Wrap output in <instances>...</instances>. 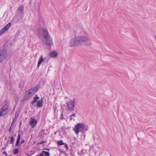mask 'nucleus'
Listing matches in <instances>:
<instances>
[{"label": "nucleus", "instance_id": "nucleus-24", "mask_svg": "<svg viewBox=\"0 0 156 156\" xmlns=\"http://www.w3.org/2000/svg\"><path fill=\"white\" fill-rule=\"evenodd\" d=\"M3 154H5V156H7V153H6V152L5 151H4L3 152Z\"/></svg>", "mask_w": 156, "mask_h": 156}, {"label": "nucleus", "instance_id": "nucleus-9", "mask_svg": "<svg viewBox=\"0 0 156 156\" xmlns=\"http://www.w3.org/2000/svg\"><path fill=\"white\" fill-rule=\"evenodd\" d=\"M6 54V52L5 50H2L0 51V59L4 58Z\"/></svg>", "mask_w": 156, "mask_h": 156}, {"label": "nucleus", "instance_id": "nucleus-5", "mask_svg": "<svg viewBox=\"0 0 156 156\" xmlns=\"http://www.w3.org/2000/svg\"><path fill=\"white\" fill-rule=\"evenodd\" d=\"M9 112V106L7 104L4 105L0 109V116H4Z\"/></svg>", "mask_w": 156, "mask_h": 156}, {"label": "nucleus", "instance_id": "nucleus-11", "mask_svg": "<svg viewBox=\"0 0 156 156\" xmlns=\"http://www.w3.org/2000/svg\"><path fill=\"white\" fill-rule=\"evenodd\" d=\"M23 7L21 6H19L17 9V12L18 14H23Z\"/></svg>", "mask_w": 156, "mask_h": 156}, {"label": "nucleus", "instance_id": "nucleus-15", "mask_svg": "<svg viewBox=\"0 0 156 156\" xmlns=\"http://www.w3.org/2000/svg\"><path fill=\"white\" fill-rule=\"evenodd\" d=\"M41 153H42L43 156H49L50 154L49 152L45 151H43Z\"/></svg>", "mask_w": 156, "mask_h": 156}, {"label": "nucleus", "instance_id": "nucleus-21", "mask_svg": "<svg viewBox=\"0 0 156 156\" xmlns=\"http://www.w3.org/2000/svg\"><path fill=\"white\" fill-rule=\"evenodd\" d=\"M15 140V139L14 137L12 136H11V139L10 140V143L12 144Z\"/></svg>", "mask_w": 156, "mask_h": 156}, {"label": "nucleus", "instance_id": "nucleus-10", "mask_svg": "<svg viewBox=\"0 0 156 156\" xmlns=\"http://www.w3.org/2000/svg\"><path fill=\"white\" fill-rule=\"evenodd\" d=\"M44 58H43L42 55H41L40 57L38 62L37 65V66L39 67L40 66V65L42 63L44 62Z\"/></svg>", "mask_w": 156, "mask_h": 156}, {"label": "nucleus", "instance_id": "nucleus-3", "mask_svg": "<svg viewBox=\"0 0 156 156\" xmlns=\"http://www.w3.org/2000/svg\"><path fill=\"white\" fill-rule=\"evenodd\" d=\"M85 127V124L83 123H77L73 128V130L77 135L80 132H82L84 129Z\"/></svg>", "mask_w": 156, "mask_h": 156}, {"label": "nucleus", "instance_id": "nucleus-29", "mask_svg": "<svg viewBox=\"0 0 156 156\" xmlns=\"http://www.w3.org/2000/svg\"><path fill=\"white\" fill-rule=\"evenodd\" d=\"M10 131V128L9 129V131Z\"/></svg>", "mask_w": 156, "mask_h": 156}, {"label": "nucleus", "instance_id": "nucleus-14", "mask_svg": "<svg viewBox=\"0 0 156 156\" xmlns=\"http://www.w3.org/2000/svg\"><path fill=\"white\" fill-rule=\"evenodd\" d=\"M39 98V97L36 94L34 98V99L32 102L31 104L33 105L34 103L37 102Z\"/></svg>", "mask_w": 156, "mask_h": 156}, {"label": "nucleus", "instance_id": "nucleus-23", "mask_svg": "<svg viewBox=\"0 0 156 156\" xmlns=\"http://www.w3.org/2000/svg\"><path fill=\"white\" fill-rule=\"evenodd\" d=\"M44 143V141H42L38 143V144H41Z\"/></svg>", "mask_w": 156, "mask_h": 156}, {"label": "nucleus", "instance_id": "nucleus-20", "mask_svg": "<svg viewBox=\"0 0 156 156\" xmlns=\"http://www.w3.org/2000/svg\"><path fill=\"white\" fill-rule=\"evenodd\" d=\"M19 151V150L18 149H15L13 151V153L14 154H17Z\"/></svg>", "mask_w": 156, "mask_h": 156}, {"label": "nucleus", "instance_id": "nucleus-13", "mask_svg": "<svg viewBox=\"0 0 156 156\" xmlns=\"http://www.w3.org/2000/svg\"><path fill=\"white\" fill-rule=\"evenodd\" d=\"M42 98L41 99L37 101V106L38 107H41L42 106Z\"/></svg>", "mask_w": 156, "mask_h": 156}, {"label": "nucleus", "instance_id": "nucleus-2", "mask_svg": "<svg viewBox=\"0 0 156 156\" xmlns=\"http://www.w3.org/2000/svg\"><path fill=\"white\" fill-rule=\"evenodd\" d=\"M42 30L43 32L44 37L46 39L45 45L50 46L52 42V39L50 37L48 30L44 28H42Z\"/></svg>", "mask_w": 156, "mask_h": 156}, {"label": "nucleus", "instance_id": "nucleus-12", "mask_svg": "<svg viewBox=\"0 0 156 156\" xmlns=\"http://www.w3.org/2000/svg\"><path fill=\"white\" fill-rule=\"evenodd\" d=\"M58 55L57 53L55 51H52L49 53V56L51 58H55Z\"/></svg>", "mask_w": 156, "mask_h": 156}, {"label": "nucleus", "instance_id": "nucleus-19", "mask_svg": "<svg viewBox=\"0 0 156 156\" xmlns=\"http://www.w3.org/2000/svg\"><path fill=\"white\" fill-rule=\"evenodd\" d=\"M76 114H72L70 116V119L71 121H72V120H73L74 121H75V119L74 118H73V117H75Z\"/></svg>", "mask_w": 156, "mask_h": 156}, {"label": "nucleus", "instance_id": "nucleus-4", "mask_svg": "<svg viewBox=\"0 0 156 156\" xmlns=\"http://www.w3.org/2000/svg\"><path fill=\"white\" fill-rule=\"evenodd\" d=\"M38 90V87L37 86H34L26 92V99H28L33 95Z\"/></svg>", "mask_w": 156, "mask_h": 156}, {"label": "nucleus", "instance_id": "nucleus-28", "mask_svg": "<svg viewBox=\"0 0 156 156\" xmlns=\"http://www.w3.org/2000/svg\"><path fill=\"white\" fill-rule=\"evenodd\" d=\"M44 149L46 150H48V151H49V149H48V148H45V149Z\"/></svg>", "mask_w": 156, "mask_h": 156}, {"label": "nucleus", "instance_id": "nucleus-22", "mask_svg": "<svg viewBox=\"0 0 156 156\" xmlns=\"http://www.w3.org/2000/svg\"><path fill=\"white\" fill-rule=\"evenodd\" d=\"M63 113H62L61 115V116L60 117V119H63Z\"/></svg>", "mask_w": 156, "mask_h": 156}, {"label": "nucleus", "instance_id": "nucleus-17", "mask_svg": "<svg viewBox=\"0 0 156 156\" xmlns=\"http://www.w3.org/2000/svg\"><path fill=\"white\" fill-rule=\"evenodd\" d=\"M80 30L81 32L80 33L82 34H85V35H87V33L83 29L81 28L80 29Z\"/></svg>", "mask_w": 156, "mask_h": 156}, {"label": "nucleus", "instance_id": "nucleus-16", "mask_svg": "<svg viewBox=\"0 0 156 156\" xmlns=\"http://www.w3.org/2000/svg\"><path fill=\"white\" fill-rule=\"evenodd\" d=\"M20 134L18 135L17 138V139L16 141V146H18V145L19 144V143L20 139Z\"/></svg>", "mask_w": 156, "mask_h": 156}, {"label": "nucleus", "instance_id": "nucleus-1", "mask_svg": "<svg viewBox=\"0 0 156 156\" xmlns=\"http://www.w3.org/2000/svg\"><path fill=\"white\" fill-rule=\"evenodd\" d=\"M83 43H87L90 44V40L89 37L86 36H76L71 39L69 45L70 47H75L81 45Z\"/></svg>", "mask_w": 156, "mask_h": 156}, {"label": "nucleus", "instance_id": "nucleus-25", "mask_svg": "<svg viewBox=\"0 0 156 156\" xmlns=\"http://www.w3.org/2000/svg\"><path fill=\"white\" fill-rule=\"evenodd\" d=\"M65 144V147L66 148H68V145H67V144Z\"/></svg>", "mask_w": 156, "mask_h": 156}, {"label": "nucleus", "instance_id": "nucleus-26", "mask_svg": "<svg viewBox=\"0 0 156 156\" xmlns=\"http://www.w3.org/2000/svg\"><path fill=\"white\" fill-rule=\"evenodd\" d=\"M25 142V140H22L21 142V144H22V143H23L24 142Z\"/></svg>", "mask_w": 156, "mask_h": 156}, {"label": "nucleus", "instance_id": "nucleus-7", "mask_svg": "<svg viewBox=\"0 0 156 156\" xmlns=\"http://www.w3.org/2000/svg\"><path fill=\"white\" fill-rule=\"evenodd\" d=\"M11 23H9L0 30V36L4 34L5 32L7 31L8 29L10 27Z\"/></svg>", "mask_w": 156, "mask_h": 156}, {"label": "nucleus", "instance_id": "nucleus-8", "mask_svg": "<svg viewBox=\"0 0 156 156\" xmlns=\"http://www.w3.org/2000/svg\"><path fill=\"white\" fill-rule=\"evenodd\" d=\"M37 121L34 118L31 117L30 119L29 124L31 126L32 128H34V126L36 125Z\"/></svg>", "mask_w": 156, "mask_h": 156}, {"label": "nucleus", "instance_id": "nucleus-30", "mask_svg": "<svg viewBox=\"0 0 156 156\" xmlns=\"http://www.w3.org/2000/svg\"><path fill=\"white\" fill-rule=\"evenodd\" d=\"M86 130H88V129H86Z\"/></svg>", "mask_w": 156, "mask_h": 156}, {"label": "nucleus", "instance_id": "nucleus-18", "mask_svg": "<svg viewBox=\"0 0 156 156\" xmlns=\"http://www.w3.org/2000/svg\"><path fill=\"white\" fill-rule=\"evenodd\" d=\"M57 143L59 145H64V144L63 142V141L62 140H60L58 141L57 142Z\"/></svg>", "mask_w": 156, "mask_h": 156}, {"label": "nucleus", "instance_id": "nucleus-6", "mask_svg": "<svg viewBox=\"0 0 156 156\" xmlns=\"http://www.w3.org/2000/svg\"><path fill=\"white\" fill-rule=\"evenodd\" d=\"M67 105L69 111L70 112L74 111L75 105L74 99L71 100L70 101L67 102Z\"/></svg>", "mask_w": 156, "mask_h": 156}, {"label": "nucleus", "instance_id": "nucleus-27", "mask_svg": "<svg viewBox=\"0 0 156 156\" xmlns=\"http://www.w3.org/2000/svg\"><path fill=\"white\" fill-rule=\"evenodd\" d=\"M23 87V85H22V86H21V85H20V84L19 85V87Z\"/></svg>", "mask_w": 156, "mask_h": 156}, {"label": "nucleus", "instance_id": "nucleus-31", "mask_svg": "<svg viewBox=\"0 0 156 156\" xmlns=\"http://www.w3.org/2000/svg\"><path fill=\"white\" fill-rule=\"evenodd\" d=\"M21 122H20V125H21Z\"/></svg>", "mask_w": 156, "mask_h": 156}]
</instances>
